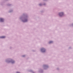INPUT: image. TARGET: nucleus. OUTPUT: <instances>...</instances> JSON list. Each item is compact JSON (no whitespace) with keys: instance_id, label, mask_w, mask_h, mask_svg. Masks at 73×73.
<instances>
[{"instance_id":"nucleus-1","label":"nucleus","mask_w":73,"mask_h":73,"mask_svg":"<svg viewBox=\"0 0 73 73\" xmlns=\"http://www.w3.org/2000/svg\"><path fill=\"white\" fill-rule=\"evenodd\" d=\"M64 15V13L62 12L60 13L59 14V16H63V15Z\"/></svg>"},{"instance_id":"nucleus-9","label":"nucleus","mask_w":73,"mask_h":73,"mask_svg":"<svg viewBox=\"0 0 73 73\" xmlns=\"http://www.w3.org/2000/svg\"><path fill=\"white\" fill-rule=\"evenodd\" d=\"M39 5H41V4H40Z\"/></svg>"},{"instance_id":"nucleus-3","label":"nucleus","mask_w":73,"mask_h":73,"mask_svg":"<svg viewBox=\"0 0 73 73\" xmlns=\"http://www.w3.org/2000/svg\"><path fill=\"white\" fill-rule=\"evenodd\" d=\"M0 21L1 22H3L4 21V19L2 18H1L0 19Z\"/></svg>"},{"instance_id":"nucleus-7","label":"nucleus","mask_w":73,"mask_h":73,"mask_svg":"<svg viewBox=\"0 0 73 73\" xmlns=\"http://www.w3.org/2000/svg\"><path fill=\"white\" fill-rule=\"evenodd\" d=\"M13 62H14V61H13V62H12V63H13Z\"/></svg>"},{"instance_id":"nucleus-6","label":"nucleus","mask_w":73,"mask_h":73,"mask_svg":"<svg viewBox=\"0 0 73 73\" xmlns=\"http://www.w3.org/2000/svg\"><path fill=\"white\" fill-rule=\"evenodd\" d=\"M5 36H1V38H5Z\"/></svg>"},{"instance_id":"nucleus-2","label":"nucleus","mask_w":73,"mask_h":73,"mask_svg":"<svg viewBox=\"0 0 73 73\" xmlns=\"http://www.w3.org/2000/svg\"><path fill=\"white\" fill-rule=\"evenodd\" d=\"M41 50L42 52H45V49L43 48H41Z\"/></svg>"},{"instance_id":"nucleus-8","label":"nucleus","mask_w":73,"mask_h":73,"mask_svg":"<svg viewBox=\"0 0 73 73\" xmlns=\"http://www.w3.org/2000/svg\"><path fill=\"white\" fill-rule=\"evenodd\" d=\"M24 56H23V57H24Z\"/></svg>"},{"instance_id":"nucleus-5","label":"nucleus","mask_w":73,"mask_h":73,"mask_svg":"<svg viewBox=\"0 0 73 73\" xmlns=\"http://www.w3.org/2000/svg\"><path fill=\"white\" fill-rule=\"evenodd\" d=\"M52 42H53V41H50L49 42V44H51V43H52Z\"/></svg>"},{"instance_id":"nucleus-4","label":"nucleus","mask_w":73,"mask_h":73,"mask_svg":"<svg viewBox=\"0 0 73 73\" xmlns=\"http://www.w3.org/2000/svg\"><path fill=\"white\" fill-rule=\"evenodd\" d=\"M23 22H27V19H25V21H23Z\"/></svg>"}]
</instances>
